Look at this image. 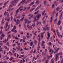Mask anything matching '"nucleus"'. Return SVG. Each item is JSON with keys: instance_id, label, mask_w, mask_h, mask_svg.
Masks as SVG:
<instances>
[{"instance_id": "69168bd1", "label": "nucleus", "mask_w": 63, "mask_h": 63, "mask_svg": "<svg viewBox=\"0 0 63 63\" xmlns=\"http://www.w3.org/2000/svg\"><path fill=\"white\" fill-rule=\"evenodd\" d=\"M30 37V36L29 35H28L27 36V38H29Z\"/></svg>"}, {"instance_id": "6ab92c4d", "label": "nucleus", "mask_w": 63, "mask_h": 63, "mask_svg": "<svg viewBox=\"0 0 63 63\" xmlns=\"http://www.w3.org/2000/svg\"><path fill=\"white\" fill-rule=\"evenodd\" d=\"M35 8H32V9H31L30 11V12H31V11H33V10H35Z\"/></svg>"}, {"instance_id": "cd10ccee", "label": "nucleus", "mask_w": 63, "mask_h": 63, "mask_svg": "<svg viewBox=\"0 0 63 63\" xmlns=\"http://www.w3.org/2000/svg\"><path fill=\"white\" fill-rule=\"evenodd\" d=\"M10 20V18H8L7 19V21H9Z\"/></svg>"}, {"instance_id": "603ef678", "label": "nucleus", "mask_w": 63, "mask_h": 63, "mask_svg": "<svg viewBox=\"0 0 63 63\" xmlns=\"http://www.w3.org/2000/svg\"><path fill=\"white\" fill-rule=\"evenodd\" d=\"M33 50H31V53H32L33 52Z\"/></svg>"}, {"instance_id": "680f3d73", "label": "nucleus", "mask_w": 63, "mask_h": 63, "mask_svg": "<svg viewBox=\"0 0 63 63\" xmlns=\"http://www.w3.org/2000/svg\"><path fill=\"white\" fill-rule=\"evenodd\" d=\"M20 47H19L18 48L17 50H19V49H20Z\"/></svg>"}, {"instance_id": "2f4dec72", "label": "nucleus", "mask_w": 63, "mask_h": 63, "mask_svg": "<svg viewBox=\"0 0 63 63\" xmlns=\"http://www.w3.org/2000/svg\"><path fill=\"white\" fill-rule=\"evenodd\" d=\"M13 5H11L9 6V7L10 8H11V7H12L13 6Z\"/></svg>"}, {"instance_id": "b1692460", "label": "nucleus", "mask_w": 63, "mask_h": 63, "mask_svg": "<svg viewBox=\"0 0 63 63\" xmlns=\"http://www.w3.org/2000/svg\"><path fill=\"white\" fill-rule=\"evenodd\" d=\"M42 46H44V47H45V45H44V43H43V42H42Z\"/></svg>"}, {"instance_id": "f8f14e48", "label": "nucleus", "mask_w": 63, "mask_h": 63, "mask_svg": "<svg viewBox=\"0 0 63 63\" xmlns=\"http://www.w3.org/2000/svg\"><path fill=\"white\" fill-rule=\"evenodd\" d=\"M61 24V22L60 20H59L58 22V25H60Z\"/></svg>"}, {"instance_id": "f257e3e1", "label": "nucleus", "mask_w": 63, "mask_h": 63, "mask_svg": "<svg viewBox=\"0 0 63 63\" xmlns=\"http://www.w3.org/2000/svg\"><path fill=\"white\" fill-rule=\"evenodd\" d=\"M60 53H59L56 55L55 57V61H57V59H58L59 58V57H58V56L59 55H60Z\"/></svg>"}, {"instance_id": "5701e85b", "label": "nucleus", "mask_w": 63, "mask_h": 63, "mask_svg": "<svg viewBox=\"0 0 63 63\" xmlns=\"http://www.w3.org/2000/svg\"><path fill=\"white\" fill-rule=\"evenodd\" d=\"M39 9V7H38L37 8H36L35 10V11H37V10Z\"/></svg>"}, {"instance_id": "774afa93", "label": "nucleus", "mask_w": 63, "mask_h": 63, "mask_svg": "<svg viewBox=\"0 0 63 63\" xmlns=\"http://www.w3.org/2000/svg\"><path fill=\"white\" fill-rule=\"evenodd\" d=\"M23 61L22 60H21L20 61V63H22Z\"/></svg>"}, {"instance_id": "6e6d98bb", "label": "nucleus", "mask_w": 63, "mask_h": 63, "mask_svg": "<svg viewBox=\"0 0 63 63\" xmlns=\"http://www.w3.org/2000/svg\"><path fill=\"white\" fill-rule=\"evenodd\" d=\"M58 16V13H57L56 14V17H57V16Z\"/></svg>"}, {"instance_id": "3c124183", "label": "nucleus", "mask_w": 63, "mask_h": 63, "mask_svg": "<svg viewBox=\"0 0 63 63\" xmlns=\"http://www.w3.org/2000/svg\"><path fill=\"white\" fill-rule=\"evenodd\" d=\"M16 27L15 26L13 28L14 29V30H16Z\"/></svg>"}, {"instance_id": "c85d7f7f", "label": "nucleus", "mask_w": 63, "mask_h": 63, "mask_svg": "<svg viewBox=\"0 0 63 63\" xmlns=\"http://www.w3.org/2000/svg\"><path fill=\"white\" fill-rule=\"evenodd\" d=\"M34 42L35 44H36L37 43V41L36 40H34Z\"/></svg>"}, {"instance_id": "ddd939ff", "label": "nucleus", "mask_w": 63, "mask_h": 63, "mask_svg": "<svg viewBox=\"0 0 63 63\" xmlns=\"http://www.w3.org/2000/svg\"><path fill=\"white\" fill-rule=\"evenodd\" d=\"M24 17H23L22 18L20 19V21H23V19H24Z\"/></svg>"}, {"instance_id": "7ed1b4c3", "label": "nucleus", "mask_w": 63, "mask_h": 63, "mask_svg": "<svg viewBox=\"0 0 63 63\" xmlns=\"http://www.w3.org/2000/svg\"><path fill=\"white\" fill-rule=\"evenodd\" d=\"M36 16L37 17V20H39V18L41 16V14H38L36 15Z\"/></svg>"}, {"instance_id": "4d7b16f0", "label": "nucleus", "mask_w": 63, "mask_h": 63, "mask_svg": "<svg viewBox=\"0 0 63 63\" xmlns=\"http://www.w3.org/2000/svg\"><path fill=\"white\" fill-rule=\"evenodd\" d=\"M45 52H47V49H46L45 50Z\"/></svg>"}, {"instance_id": "9d476101", "label": "nucleus", "mask_w": 63, "mask_h": 63, "mask_svg": "<svg viewBox=\"0 0 63 63\" xmlns=\"http://www.w3.org/2000/svg\"><path fill=\"white\" fill-rule=\"evenodd\" d=\"M19 23H20V21H18L16 22V25H18V24H19Z\"/></svg>"}, {"instance_id": "de8ad7c7", "label": "nucleus", "mask_w": 63, "mask_h": 63, "mask_svg": "<svg viewBox=\"0 0 63 63\" xmlns=\"http://www.w3.org/2000/svg\"><path fill=\"white\" fill-rule=\"evenodd\" d=\"M24 49L25 50H28L29 49H27L26 48H24Z\"/></svg>"}, {"instance_id": "7c9ffc66", "label": "nucleus", "mask_w": 63, "mask_h": 63, "mask_svg": "<svg viewBox=\"0 0 63 63\" xmlns=\"http://www.w3.org/2000/svg\"><path fill=\"white\" fill-rule=\"evenodd\" d=\"M1 35V36L2 37H5V35L4 34H2Z\"/></svg>"}, {"instance_id": "bf43d9fd", "label": "nucleus", "mask_w": 63, "mask_h": 63, "mask_svg": "<svg viewBox=\"0 0 63 63\" xmlns=\"http://www.w3.org/2000/svg\"><path fill=\"white\" fill-rule=\"evenodd\" d=\"M11 7H10L7 10V11H9V10H10V9H11Z\"/></svg>"}, {"instance_id": "58836bf2", "label": "nucleus", "mask_w": 63, "mask_h": 63, "mask_svg": "<svg viewBox=\"0 0 63 63\" xmlns=\"http://www.w3.org/2000/svg\"><path fill=\"white\" fill-rule=\"evenodd\" d=\"M9 53L10 54H11V55H13V54H12V52H11V51H9Z\"/></svg>"}, {"instance_id": "6e6552de", "label": "nucleus", "mask_w": 63, "mask_h": 63, "mask_svg": "<svg viewBox=\"0 0 63 63\" xmlns=\"http://www.w3.org/2000/svg\"><path fill=\"white\" fill-rule=\"evenodd\" d=\"M39 11L40 10H38L37 12H35L34 13V15H37V14H38L39 13Z\"/></svg>"}, {"instance_id": "f704fd0d", "label": "nucleus", "mask_w": 63, "mask_h": 63, "mask_svg": "<svg viewBox=\"0 0 63 63\" xmlns=\"http://www.w3.org/2000/svg\"><path fill=\"white\" fill-rule=\"evenodd\" d=\"M15 1L17 2V3L18 2V0H14Z\"/></svg>"}, {"instance_id": "9b49d317", "label": "nucleus", "mask_w": 63, "mask_h": 63, "mask_svg": "<svg viewBox=\"0 0 63 63\" xmlns=\"http://www.w3.org/2000/svg\"><path fill=\"white\" fill-rule=\"evenodd\" d=\"M47 34L48 37H50V34L49 33V32H47Z\"/></svg>"}, {"instance_id": "4468645a", "label": "nucleus", "mask_w": 63, "mask_h": 63, "mask_svg": "<svg viewBox=\"0 0 63 63\" xmlns=\"http://www.w3.org/2000/svg\"><path fill=\"white\" fill-rule=\"evenodd\" d=\"M45 12H46V11L45 10H44V11H43L42 12V16H44V14L45 13Z\"/></svg>"}, {"instance_id": "72a5a7b5", "label": "nucleus", "mask_w": 63, "mask_h": 63, "mask_svg": "<svg viewBox=\"0 0 63 63\" xmlns=\"http://www.w3.org/2000/svg\"><path fill=\"white\" fill-rule=\"evenodd\" d=\"M46 20H44V21H43V23H44V24H45V23L46 22Z\"/></svg>"}, {"instance_id": "e433bc0d", "label": "nucleus", "mask_w": 63, "mask_h": 63, "mask_svg": "<svg viewBox=\"0 0 63 63\" xmlns=\"http://www.w3.org/2000/svg\"><path fill=\"white\" fill-rule=\"evenodd\" d=\"M24 45H25L26 46L27 45V42H25L24 43Z\"/></svg>"}, {"instance_id": "a211bd4d", "label": "nucleus", "mask_w": 63, "mask_h": 63, "mask_svg": "<svg viewBox=\"0 0 63 63\" xmlns=\"http://www.w3.org/2000/svg\"><path fill=\"white\" fill-rule=\"evenodd\" d=\"M33 42H31V43L30 44V46H33Z\"/></svg>"}, {"instance_id": "20e7f679", "label": "nucleus", "mask_w": 63, "mask_h": 63, "mask_svg": "<svg viewBox=\"0 0 63 63\" xmlns=\"http://www.w3.org/2000/svg\"><path fill=\"white\" fill-rule=\"evenodd\" d=\"M53 16H54V15H52L51 16V17L50 18V22H52V19L53 18Z\"/></svg>"}, {"instance_id": "5fc2aeb1", "label": "nucleus", "mask_w": 63, "mask_h": 63, "mask_svg": "<svg viewBox=\"0 0 63 63\" xmlns=\"http://www.w3.org/2000/svg\"><path fill=\"white\" fill-rule=\"evenodd\" d=\"M30 27H31V29H32V25H30Z\"/></svg>"}, {"instance_id": "473e14b6", "label": "nucleus", "mask_w": 63, "mask_h": 63, "mask_svg": "<svg viewBox=\"0 0 63 63\" xmlns=\"http://www.w3.org/2000/svg\"><path fill=\"white\" fill-rule=\"evenodd\" d=\"M13 59V57H11L10 58L9 60H12Z\"/></svg>"}, {"instance_id": "052dcab7", "label": "nucleus", "mask_w": 63, "mask_h": 63, "mask_svg": "<svg viewBox=\"0 0 63 63\" xmlns=\"http://www.w3.org/2000/svg\"><path fill=\"white\" fill-rule=\"evenodd\" d=\"M48 60H47L46 61V62H45V63H48Z\"/></svg>"}, {"instance_id": "338daca9", "label": "nucleus", "mask_w": 63, "mask_h": 63, "mask_svg": "<svg viewBox=\"0 0 63 63\" xmlns=\"http://www.w3.org/2000/svg\"><path fill=\"white\" fill-rule=\"evenodd\" d=\"M35 56L33 57V58L32 60H35Z\"/></svg>"}, {"instance_id": "c03bdc74", "label": "nucleus", "mask_w": 63, "mask_h": 63, "mask_svg": "<svg viewBox=\"0 0 63 63\" xmlns=\"http://www.w3.org/2000/svg\"><path fill=\"white\" fill-rule=\"evenodd\" d=\"M60 30H62V27H60Z\"/></svg>"}, {"instance_id": "412c9836", "label": "nucleus", "mask_w": 63, "mask_h": 63, "mask_svg": "<svg viewBox=\"0 0 63 63\" xmlns=\"http://www.w3.org/2000/svg\"><path fill=\"white\" fill-rule=\"evenodd\" d=\"M46 29H47V30L48 31V30H49V27H48L47 28H46Z\"/></svg>"}, {"instance_id": "ea45409f", "label": "nucleus", "mask_w": 63, "mask_h": 63, "mask_svg": "<svg viewBox=\"0 0 63 63\" xmlns=\"http://www.w3.org/2000/svg\"><path fill=\"white\" fill-rule=\"evenodd\" d=\"M43 34H41V38L42 39H43Z\"/></svg>"}, {"instance_id": "49530a36", "label": "nucleus", "mask_w": 63, "mask_h": 63, "mask_svg": "<svg viewBox=\"0 0 63 63\" xmlns=\"http://www.w3.org/2000/svg\"><path fill=\"white\" fill-rule=\"evenodd\" d=\"M40 42L39 41V42L38 43V46L39 47V45H40Z\"/></svg>"}, {"instance_id": "c9c22d12", "label": "nucleus", "mask_w": 63, "mask_h": 63, "mask_svg": "<svg viewBox=\"0 0 63 63\" xmlns=\"http://www.w3.org/2000/svg\"><path fill=\"white\" fill-rule=\"evenodd\" d=\"M25 15V14L24 13H23L22 16H24Z\"/></svg>"}, {"instance_id": "f03ea898", "label": "nucleus", "mask_w": 63, "mask_h": 63, "mask_svg": "<svg viewBox=\"0 0 63 63\" xmlns=\"http://www.w3.org/2000/svg\"><path fill=\"white\" fill-rule=\"evenodd\" d=\"M25 0H23L22 1H21L20 3V4H18V6H20V5L21 4V3H22V4H24V3H25Z\"/></svg>"}, {"instance_id": "864d4df0", "label": "nucleus", "mask_w": 63, "mask_h": 63, "mask_svg": "<svg viewBox=\"0 0 63 63\" xmlns=\"http://www.w3.org/2000/svg\"><path fill=\"white\" fill-rule=\"evenodd\" d=\"M33 16H34V15H31V17L32 18L33 17Z\"/></svg>"}, {"instance_id": "4c0bfd02", "label": "nucleus", "mask_w": 63, "mask_h": 63, "mask_svg": "<svg viewBox=\"0 0 63 63\" xmlns=\"http://www.w3.org/2000/svg\"><path fill=\"white\" fill-rule=\"evenodd\" d=\"M15 39H17V40H18V38L16 36L15 38Z\"/></svg>"}, {"instance_id": "09e8293b", "label": "nucleus", "mask_w": 63, "mask_h": 63, "mask_svg": "<svg viewBox=\"0 0 63 63\" xmlns=\"http://www.w3.org/2000/svg\"><path fill=\"white\" fill-rule=\"evenodd\" d=\"M40 40H41V38H40V37H39L38 41L39 42L40 41Z\"/></svg>"}, {"instance_id": "c756f323", "label": "nucleus", "mask_w": 63, "mask_h": 63, "mask_svg": "<svg viewBox=\"0 0 63 63\" xmlns=\"http://www.w3.org/2000/svg\"><path fill=\"white\" fill-rule=\"evenodd\" d=\"M47 57L48 59H49V58H50V56H48Z\"/></svg>"}, {"instance_id": "a878e982", "label": "nucleus", "mask_w": 63, "mask_h": 63, "mask_svg": "<svg viewBox=\"0 0 63 63\" xmlns=\"http://www.w3.org/2000/svg\"><path fill=\"white\" fill-rule=\"evenodd\" d=\"M26 10V7H24V11H25Z\"/></svg>"}, {"instance_id": "393cba45", "label": "nucleus", "mask_w": 63, "mask_h": 63, "mask_svg": "<svg viewBox=\"0 0 63 63\" xmlns=\"http://www.w3.org/2000/svg\"><path fill=\"white\" fill-rule=\"evenodd\" d=\"M59 10H60V8H59V7H58L57 9V11H59Z\"/></svg>"}, {"instance_id": "8fccbe9b", "label": "nucleus", "mask_w": 63, "mask_h": 63, "mask_svg": "<svg viewBox=\"0 0 63 63\" xmlns=\"http://www.w3.org/2000/svg\"><path fill=\"white\" fill-rule=\"evenodd\" d=\"M53 14H55V10H54L53 12Z\"/></svg>"}, {"instance_id": "f3484780", "label": "nucleus", "mask_w": 63, "mask_h": 63, "mask_svg": "<svg viewBox=\"0 0 63 63\" xmlns=\"http://www.w3.org/2000/svg\"><path fill=\"white\" fill-rule=\"evenodd\" d=\"M57 21V18H56L54 20V22H55L54 23V24L56 23V22Z\"/></svg>"}, {"instance_id": "79ce46f5", "label": "nucleus", "mask_w": 63, "mask_h": 63, "mask_svg": "<svg viewBox=\"0 0 63 63\" xmlns=\"http://www.w3.org/2000/svg\"><path fill=\"white\" fill-rule=\"evenodd\" d=\"M12 32H14L16 33V32H15V30H14V29H13L12 30Z\"/></svg>"}, {"instance_id": "0eeeda50", "label": "nucleus", "mask_w": 63, "mask_h": 63, "mask_svg": "<svg viewBox=\"0 0 63 63\" xmlns=\"http://www.w3.org/2000/svg\"><path fill=\"white\" fill-rule=\"evenodd\" d=\"M34 1H33L29 5L30 6H32V5H34Z\"/></svg>"}, {"instance_id": "a19ab883", "label": "nucleus", "mask_w": 63, "mask_h": 63, "mask_svg": "<svg viewBox=\"0 0 63 63\" xmlns=\"http://www.w3.org/2000/svg\"><path fill=\"white\" fill-rule=\"evenodd\" d=\"M20 15H19V14L18 15V17L19 18H20Z\"/></svg>"}, {"instance_id": "423d86ee", "label": "nucleus", "mask_w": 63, "mask_h": 63, "mask_svg": "<svg viewBox=\"0 0 63 63\" xmlns=\"http://www.w3.org/2000/svg\"><path fill=\"white\" fill-rule=\"evenodd\" d=\"M25 20V24H26V23H27V22H28V19H27L26 18H25L24 19Z\"/></svg>"}, {"instance_id": "e2e57ef3", "label": "nucleus", "mask_w": 63, "mask_h": 63, "mask_svg": "<svg viewBox=\"0 0 63 63\" xmlns=\"http://www.w3.org/2000/svg\"><path fill=\"white\" fill-rule=\"evenodd\" d=\"M3 49V48H1L0 49V51H2V49Z\"/></svg>"}, {"instance_id": "a18cd8bd", "label": "nucleus", "mask_w": 63, "mask_h": 63, "mask_svg": "<svg viewBox=\"0 0 63 63\" xmlns=\"http://www.w3.org/2000/svg\"><path fill=\"white\" fill-rule=\"evenodd\" d=\"M32 7H36V5H34L32 6Z\"/></svg>"}, {"instance_id": "4be33fe9", "label": "nucleus", "mask_w": 63, "mask_h": 63, "mask_svg": "<svg viewBox=\"0 0 63 63\" xmlns=\"http://www.w3.org/2000/svg\"><path fill=\"white\" fill-rule=\"evenodd\" d=\"M54 6H55V5H54V3H53V4L52 5V8H53L54 7Z\"/></svg>"}, {"instance_id": "1a4fd4ad", "label": "nucleus", "mask_w": 63, "mask_h": 63, "mask_svg": "<svg viewBox=\"0 0 63 63\" xmlns=\"http://www.w3.org/2000/svg\"><path fill=\"white\" fill-rule=\"evenodd\" d=\"M54 51H53V50H52L51 53L50 54V57H51V58L52 57V53H53Z\"/></svg>"}, {"instance_id": "bb28decb", "label": "nucleus", "mask_w": 63, "mask_h": 63, "mask_svg": "<svg viewBox=\"0 0 63 63\" xmlns=\"http://www.w3.org/2000/svg\"><path fill=\"white\" fill-rule=\"evenodd\" d=\"M32 26L33 27H34L35 26V23H34V24H32Z\"/></svg>"}, {"instance_id": "13d9d810", "label": "nucleus", "mask_w": 63, "mask_h": 63, "mask_svg": "<svg viewBox=\"0 0 63 63\" xmlns=\"http://www.w3.org/2000/svg\"><path fill=\"white\" fill-rule=\"evenodd\" d=\"M35 52H36V50L34 49V51H33V53H35Z\"/></svg>"}, {"instance_id": "0e129e2a", "label": "nucleus", "mask_w": 63, "mask_h": 63, "mask_svg": "<svg viewBox=\"0 0 63 63\" xmlns=\"http://www.w3.org/2000/svg\"><path fill=\"white\" fill-rule=\"evenodd\" d=\"M49 43L50 46H51V43L50 42H49Z\"/></svg>"}, {"instance_id": "37998d69", "label": "nucleus", "mask_w": 63, "mask_h": 63, "mask_svg": "<svg viewBox=\"0 0 63 63\" xmlns=\"http://www.w3.org/2000/svg\"><path fill=\"white\" fill-rule=\"evenodd\" d=\"M9 29H10V27H8L7 29V30H8V31H9Z\"/></svg>"}, {"instance_id": "dca6fc26", "label": "nucleus", "mask_w": 63, "mask_h": 63, "mask_svg": "<svg viewBox=\"0 0 63 63\" xmlns=\"http://www.w3.org/2000/svg\"><path fill=\"white\" fill-rule=\"evenodd\" d=\"M40 2V1L38 0H37V1H36L35 2V4H36V3H39Z\"/></svg>"}, {"instance_id": "aec40b11", "label": "nucleus", "mask_w": 63, "mask_h": 63, "mask_svg": "<svg viewBox=\"0 0 63 63\" xmlns=\"http://www.w3.org/2000/svg\"><path fill=\"white\" fill-rule=\"evenodd\" d=\"M17 45H18V47H20V45L19 43H17Z\"/></svg>"}, {"instance_id": "39448f33", "label": "nucleus", "mask_w": 63, "mask_h": 63, "mask_svg": "<svg viewBox=\"0 0 63 63\" xmlns=\"http://www.w3.org/2000/svg\"><path fill=\"white\" fill-rule=\"evenodd\" d=\"M11 4H12L13 3H17V2H16L15 0L14 1H11L10 2Z\"/></svg>"}, {"instance_id": "2eb2a0df", "label": "nucleus", "mask_w": 63, "mask_h": 63, "mask_svg": "<svg viewBox=\"0 0 63 63\" xmlns=\"http://www.w3.org/2000/svg\"><path fill=\"white\" fill-rule=\"evenodd\" d=\"M19 9H17L16 11V13L17 14V13H18V12H19Z\"/></svg>"}]
</instances>
